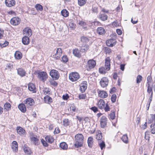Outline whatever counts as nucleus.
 <instances>
[{"label":"nucleus","instance_id":"f257e3e1","mask_svg":"<svg viewBox=\"0 0 155 155\" xmlns=\"http://www.w3.org/2000/svg\"><path fill=\"white\" fill-rule=\"evenodd\" d=\"M75 142L74 144L75 147L78 148L82 146L84 137L81 134H78L75 136Z\"/></svg>","mask_w":155,"mask_h":155},{"label":"nucleus","instance_id":"f03ea898","mask_svg":"<svg viewBox=\"0 0 155 155\" xmlns=\"http://www.w3.org/2000/svg\"><path fill=\"white\" fill-rule=\"evenodd\" d=\"M69 79L72 82L78 81L80 78L79 74L76 72L71 73L69 74Z\"/></svg>","mask_w":155,"mask_h":155},{"label":"nucleus","instance_id":"7ed1b4c3","mask_svg":"<svg viewBox=\"0 0 155 155\" xmlns=\"http://www.w3.org/2000/svg\"><path fill=\"white\" fill-rule=\"evenodd\" d=\"M54 54L53 55V57L56 59H58L60 58L62 54V49L60 48H58L55 49L54 51Z\"/></svg>","mask_w":155,"mask_h":155},{"label":"nucleus","instance_id":"20e7f679","mask_svg":"<svg viewBox=\"0 0 155 155\" xmlns=\"http://www.w3.org/2000/svg\"><path fill=\"white\" fill-rule=\"evenodd\" d=\"M96 64V61L93 60H90L87 61V70L90 71L92 69L94 68Z\"/></svg>","mask_w":155,"mask_h":155},{"label":"nucleus","instance_id":"39448f33","mask_svg":"<svg viewBox=\"0 0 155 155\" xmlns=\"http://www.w3.org/2000/svg\"><path fill=\"white\" fill-rule=\"evenodd\" d=\"M38 78L41 80L44 81L48 78V75L46 72L44 71L39 72L38 74Z\"/></svg>","mask_w":155,"mask_h":155},{"label":"nucleus","instance_id":"423d86ee","mask_svg":"<svg viewBox=\"0 0 155 155\" xmlns=\"http://www.w3.org/2000/svg\"><path fill=\"white\" fill-rule=\"evenodd\" d=\"M50 75L52 78L55 80L58 79L60 76L58 71L54 69L51 71L50 72Z\"/></svg>","mask_w":155,"mask_h":155},{"label":"nucleus","instance_id":"0eeeda50","mask_svg":"<svg viewBox=\"0 0 155 155\" xmlns=\"http://www.w3.org/2000/svg\"><path fill=\"white\" fill-rule=\"evenodd\" d=\"M24 102L26 107H28L33 105L35 103L34 100L31 98H28L26 99L24 101Z\"/></svg>","mask_w":155,"mask_h":155},{"label":"nucleus","instance_id":"6e6552de","mask_svg":"<svg viewBox=\"0 0 155 155\" xmlns=\"http://www.w3.org/2000/svg\"><path fill=\"white\" fill-rule=\"evenodd\" d=\"M100 123L102 128H104L106 126L107 123V119L106 116H103L101 117L100 119Z\"/></svg>","mask_w":155,"mask_h":155},{"label":"nucleus","instance_id":"1a4fd4ad","mask_svg":"<svg viewBox=\"0 0 155 155\" xmlns=\"http://www.w3.org/2000/svg\"><path fill=\"white\" fill-rule=\"evenodd\" d=\"M20 22V19L18 17H14L10 21L11 24L13 25H18Z\"/></svg>","mask_w":155,"mask_h":155},{"label":"nucleus","instance_id":"9d476101","mask_svg":"<svg viewBox=\"0 0 155 155\" xmlns=\"http://www.w3.org/2000/svg\"><path fill=\"white\" fill-rule=\"evenodd\" d=\"M23 33L25 36H31L32 34V31L28 27H27L24 28L23 30Z\"/></svg>","mask_w":155,"mask_h":155},{"label":"nucleus","instance_id":"9b49d317","mask_svg":"<svg viewBox=\"0 0 155 155\" xmlns=\"http://www.w3.org/2000/svg\"><path fill=\"white\" fill-rule=\"evenodd\" d=\"M108 84V79L106 77L102 78L100 81V84L102 87H106Z\"/></svg>","mask_w":155,"mask_h":155},{"label":"nucleus","instance_id":"f8f14e48","mask_svg":"<svg viewBox=\"0 0 155 155\" xmlns=\"http://www.w3.org/2000/svg\"><path fill=\"white\" fill-rule=\"evenodd\" d=\"M80 90L82 92H83L86 90L87 87V83L86 81H83L80 84Z\"/></svg>","mask_w":155,"mask_h":155},{"label":"nucleus","instance_id":"ddd939ff","mask_svg":"<svg viewBox=\"0 0 155 155\" xmlns=\"http://www.w3.org/2000/svg\"><path fill=\"white\" fill-rule=\"evenodd\" d=\"M79 24L80 26L82 27L85 30H87L89 28L90 26L88 23L83 21H80Z\"/></svg>","mask_w":155,"mask_h":155},{"label":"nucleus","instance_id":"4468645a","mask_svg":"<svg viewBox=\"0 0 155 155\" xmlns=\"http://www.w3.org/2000/svg\"><path fill=\"white\" fill-rule=\"evenodd\" d=\"M116 42L115 39H109L106 41V45L108 46L113 47L116 44Z\"/></svg>","mask_w":155,"mask_h":155},{"label":"nucleus","instance_id":"2eb2a0df","mask_svg":"<svg viewBox=\"0 0 155 155\" xmlns=\"http://www.w3.org/2000/svg\"><path fill=\"white\" fill-rule=\"evenodd\" d=\"M110 60L109 57H107L105 59V67L107 71L110 69Z\"/></svg>","mask_w":155,"mask_h":155},{"label":"nucleus","instance_id":"dca6fc26","mask_svg":"<svg viewBox=\"0 0 155 155\" xmlns=\"http://www.w3.org/2000/svg\"><path fill=\"white\" fill-rule=\"evenodd\" d=\"M5 3L7 6L10 7L15 5V2L14 0H6Z\"/></svg>","mask_w":155,"mask_h":155},{"label":"nucleus","instance_id":"f3484780","mask_svg":"<svg viewBox=\"0 0 155 155\" xmlns=\"http://www.w3.org/2000/svg\"><path fill=\"white\" fill-rule=\"evenodd\" d=\"M147 86V92L149 94H150V96L151 97L153 95V89L152 86H150V83L148 81Z\"/></svg>","mask_w":155,"mask_h":155},{"label":"nucleus","instance_id":"a211bd4d","mask_svg":"<svg viewBox=\"0 0 155 155\" xmlns=\"http://www.w3.org/2000/svg\"><path fill=\"white\" fill-rule=\"evenodd\" d=\"M29 90L33 93L36 92V88L35 85L33 83H29L28 85Z\"/></svg>","mask_w":155,"mask_h":155},{"label":"nucleus","instance_id":"6ab92c4d","mask_svg":"<svg viewBox=\"0 0 155 155\" xmlns=\"http://www.w3.org/2000/svg\"><path fill=\"white\" fill-rule=\"evenodd\" d=\"M98 94L99 96L103 98L107 97L108 96L107 93L104 91H99L98 92Z\"/></svg>","mask_w":155,"mask_h":155},{"label":"nucleus","instance_id":"aec40b11","mask_svg":"<svg viewBox=\"0 0 155 155\" xmlns=\"http://www.w3.org/2000/svg\"><path fill=\"white\" fill-rule=\"evenodd\" d=\"M12 148L14 152H17L18 150V144L16 141H13L12 144Z\"/></svg>","mask_w":155,"mask_h":155},{"label":"nucleus","instance_id":"412c9836","mask_svg":"<svg viewBox=\"0 0 155 155\" xmlns=\"http://www.w3.org/2000/svg\"><path fill=\"white\" fill-rule=\"evenodd\" d=\"M18 74L21 77L25 75L26 72L24 70L21 68H19L17 70Z\"/></svg>","mask_w":155,"mask_h":155},{"label":"nucleus","instance_id":"4be33fe9","mask_svg":"<svg viewBox=\"0 0 155 155\" xmlns=\"http://www.w3.org/2000/svg\"><path fill=\"white\" fill-rule=\"evenodd\" d=\"M98 107L100 109L104 108L105 106V103L102 99H100L97 104Z\"/></svg>","mask_w":155,"mask_h":155},{"label":"nucleus","instance_id":"5701e85b","mask_svg":"<svg viewBox=\"0 0 155 155\" xmlns=\"http://www.w3.org/2000/svg\"><path fill=\"white\" fill-rule=\"evenodd\" d=\"M148 122L150 123H151L154 122V123H155V114H150L149 116L148 117Z\"/></svg>","mask_w":155,"mask_h":155},{"label":"nucleus","instance_id":"b1692460","mask_svg":"<svg viewBox=\"0 0 155 155\" xmlns=\"http://www.w3.org/2000/svg\"><path fill=\"white\" fill-rule=\"evenodd\" d=\"M97 32L99 35H103L105 33V30L103 28L99 27L97 29Z\"/></svg>","mask_w":155,"mask_h":155},{"label":"nucleus","instance_id":"393cba45","mask_svg":"<svg viewBox=\"0 0 155 155\" xmlns=\"http://www.w3.org/2000/svg\"><path fill=\"white\" fill-rule=\"evenodd\" d=\"M102 136L101 132L100 130H98L96 132V138L98 141H101L102 140Z\"/></svg>","mask_w":155,"mask_h":155},{"label":"nucleus","instance_id":"a878e982","mask_svg":"<svg viewBox=\"0 0 155 155\" xmlns=\"http://www.w3.org/2000/svg\"><path fill=\"white\" fill-rule=\"evenodd\" d=\"M17 130L18 133L20 135L25 134V131L22 128L20 127H18Z\"/></svg>","mask_w":155,"mask_h":155},{"label":"nucleus","instance_id":"bb28decb","mask_svg":"<svg viewBox=\"0 0 155 155\" xmlns=\"http://www.w3.org/2000/svg\"><path fill=\"white\" fill-rule=\"evenodd\" d=\"M22 42L25 45H28L30 42L28 36H25L22 38Z\"/></svg>","mask_w":155,"mask_h":155},{"label":"nucleus","instance_id":"cd10ccee","mask_svg":"<svg viewBox=\"0 0 155 155\" xmlns=\"http://www.w3.org/2000/svg\"><path fill=\"white\" fill-rule=\"evenodd\" d=\"M14 56L16 59H20L22 57V55L21 53L19 51H16L15 54Z\"/></svg>","mask_w":155,"mask_h":155},{"label":"nucleus","instance_id":"c85d7f7f","mask_svg":"<svg viewBox=\"0 0 155 155\" xmlns=\"http://www.w3.org/2000/svg\"><path fill=\"white\" fill-rule=\"evenodd\" d=\"M19 109L22 112L25 113L26 111L25 105L23 104H19L18 106Z\"/></svg>","mask_w":155,"mask_h":155},{"label":"nucleus","instance_id":"c756f323","mask_svg":"<svg viewBox=\"0 0 155 155\" xmlns=\"http://www.w3.org/2000/svg\"><path fill=\"white\" fill-rule=\"evenodd\" d=\"M23 150L25 153L28 154H31L32 153L30 149L27 146L25 145L23 147Z\"/></svg>","mask_w":155,"mask_h":155},{"label":"nucleus","instance_id":"7c9ffc66","mask_svg":"<svg viewBox=\"0 0 155 155\" xmlns=\"http://www.w3.org/2000/svg\"><path fill=\"white\" fill-rule=\"evenodd\" d=\"M45 139L46 141L49 143H52L54 141L53 137L51 136H47Z\"/></svg>","mask_w":155,"mask_h":155},{"label":"nucleus","instance_id":"2f4dec72","mask_svg":"<svg viewBox=\"0 0 155 155\" xmlns=\"http://www.w3.org/2000/svg\"><path fill=\"white\" fill-rule=\"evenodd\" d=\"M73 53L74 55L80 58L81 56L80 51L78 49L76 48L74 49Z\"/></svg>","mask_w":155,"mask_h":155},{"label":"nucleus","instance_id":"473e14b6","mask_svg":"<svg viewBox=\"0 0 155 155\" xmlns=\"http://www.w3.org/2000/svg\"><path fill=\"white\" fill-rule=\"evenodd\" d=\"M60 148L64 150H66L68 148L67 144L64 142H63L60 143Z\"/></svg>","mask_w":155,"mask_h":155},{"label":"nucleus","instance_id":"72a5a7b5","mask_svg":"<svg viewBox=\"0 0 155 155\" xmlns=\"http://www.w3.org/2000/svg\"><path fill=\"white\" fill-rule=\"evenodd\" d=\"M99 18L101 20L104 21L107 20V16L105 14H100L99 15Z\"/></svg>","mask_w":155,"mask_h":155},{"label":"nucleus","instance_id":"f704fd0d","mask_svg":"<svg viewBox=\"0 0 155 155\" xmlns=\"http://www.w3.org/2000/svg\"><path fill=\"white\" fill-rule=\"evenodd\" d=\"M44 100L46 103H48L52 102V99L47 95L44 97Z\"/></svg>","mask_w":155,"mask_h":155},{"label":"nucleus","instance_id":"c9c22d12","mask_svg":"<svg viewBox=\"0 0 155 155\" xmlns=\"http://www.w3.org/2000/svg\"><path fill=\"white\" fill-rule=\"evenodd\" d=\"M11 107V104L8 103H6L4 105V109L6 111H8L10 110Z\"/></svg>","mask_w":155,"mask_h":155},{"label":"nucleus","instance_id":"e433bc0d","mask_svg":"<svg viewBox=\"0 0 155 155\" xmlns=\"http://www.w3.org/2000/svg\"><path fill=\"white\" fill-rule=\"evenodd\" d=\"M31 140L35 145H38L39 143V141L38 139L36 137H31Z\"/></svg>","mask_w":155,"mask_h":155},{"label":"nucleus","instance_id":"4c0bfd02","mask_svg":"<svg viewBox=\"0 0 155 155\" xmlns=\"http://www.w3.org/2000/svg\"><path fill=\"white\" fill-rule=\"evenodd\" d=\"M93 140V138L91 137H89L88 139L87 143L88 145L90 147H91L92 146Z\"/></svg>","mask_w":155,"mask_h":155},{"label":"nucleus","instance_id":"58836bf2","mask_svg":"<svg viewBox=\"0 0 155 155\" xmlns=\"http://www.w3.org/2000/svg\"><path fill=\"white\" fill-rule=\"evenodd\" d=\"M35 8L38 11H41L43 10V7L39 4H37L35 6Z\"/></svg>","mask_w":155,"mask_h":155},{"label":"nucleus","instance_id":"ea45409f","mask_svg":"<svg viewBox=\"0 0 155 155\" xmlns=\"http://www.w3.org/2000/svg\"><path fill=\"white\" fill-rule=\"evenodd\" d=\"M87 0H78V4L80 6L84 5L86 3Z\"/></svg>","mask_w":155,"mask_h":155},{"label":"nucleus","instance_id":"a19ab883","mask_svg":"<svg viewBox=\"0 0 155 155\" xmlns=\"http://www.w3.org/2000/svg\"><path fill=\"white\" fill-rule=\"evenodd\" d=\"M150 130L151 133L155 134V123L152 124L151 125Z\"/></svg>","mask_w":155,"mask_h":155},{"label":"nucleus","instance_id":"79ce46f5","mask_svg":"<svg viewBox=\"0 0 155 155\" xmlns=\"http://www.w3.org/2000/svg\"><path fill=\"white\" fill-rule=\"evenodd\" d=\"M61 14L64 17H67L68 15V12L65 9H63L61 11Z\"/></svg>","mask_w":155,"mask_h":155},{"label":"nucleus","instance_id":"37998d69","mask_svg":"<svg viewBox=\"0 0 155 155\" xmlns=\"http://www.w3.org/2000/svg\"><path fill=\"white\" fill-rule=\"evenodd\" d=\"M121 139L123 142L125 143H127L128 142V138L126 134L123 135L121 138Z\"/></svg>","mask_w":155,"mask_h":155},{"label":"nucleus","instance_id":"c03bdc74","mask_svg":"<svg viewBox=\"0 0 155 155\" xmlns=\"http://www.w3.org/2000/svg\"><path fill=\"white\" fill-rule=\"evenodd\" d=\"M142 77L140 75H139L136 78V83L139 84L142 81Z\"/></svg>","mask_w":155,"mask_h":155},{"label":"nucleus","instance_id":"a18cd8bd","mask_svg":"<svg viewBox=\"0 0 155 155\" xmlns=\"http://www.w3.org/2000/svg\"><path fill=\"white\" fill-rule=\"evenodd\" d=\"M150 133L149 131L145 132V138L146 140H149L150 138Z\"/></svg>","mask_w":155,"mask_h":155},{"label":"nucleus","instance_id":"49530a36","mask_svg":"<svg viewBox=\"0 0 155 155\" xmlns=\"http://www.w3.org/2000/svg\"><path fill=\"white\" fill-rule=\"evenodd\" d=\"M89 48V46L88 45H85L84 46H83L81 49V51L82 52H84L88 50Z\"/></svg>","mask_w":155,"mask_h":155},{"label":"nucleus","instance_id":"de8ad7c7","mask_svg":"<svg viewBox=\"0 0 155 155\" xmlns=\"http://www.w3.org/2000/svg\"><path fill=\"white\" fill-rule=\"evenodd\" d=\"M81 41L84 43H87L89 42L88 39L85 37H83L81 38Z\"/></svg>","mask_w":155,"mask_h":155},{"label":"nucleus","instance_id":"09e8293b","mask_svg":"<svg viewBox=\"0 0 155 155\" xmlns=\"http://www.w3.org/2000/svg\"><path fill=\"white\" fill-rule=\"evenodd\" d=\"M70 108V111L71 112L73 113L75 112L76 107L73 104H71Z\"/></svg>","mask_w":155,"mask_h":155},{"label":"nucleus","instance_id":"8fccbe9b","mask_svg":"<svg viewBox=\"0 0 155 155\" xmlns=\"http://www.w3.org/2000/svg\"><path fill=\"white\" fill-rule=\"evenodd\" d=\"M115 117V113L114 112H111L110 113L109 115V118L112 120H113Z\"/></svg>","mask_w":155,"mask_h":155},{"label":"nucleus","instance_id":"3c124183","mask_svg":"<svg viewBox=\"0 0 155 155\" xmlns=\"http://www.w3.org/2000/svg\"><path fill=\"white\" fill-rule=\"evenodd\" d=\"M106 69H105L104 67H101L99 69V71L101 74H105L106 72Z\"/></svg>","mask_w":155,"mask_h":155},{"label":"nucleus","instance_id":"603ef678","mask_svg":"<svg viewBox=\"0 0 155 155\" xmlns=\"http://www.w3.org/2000/svg\"><path fill=\"white\" fill-rule=\"evenodd\" d=\"M63 125L65 127L68 126L69 124L68 120L67 119H65L63 121Z\"/></svg>","mask_w":155,"mask_h":155},{"label":"nucleus","instance_id":"864d4df0","mask_svg":"<svg viewBox=\"0 0 155 155\" xmlns=\"http://www.w3.org/2000/svg\"><path fill=\"white\" fill-rule=\"evenodd\" d=\"M104 51L106 54H109L111 52L110 49L107 47H105L104 48Z\"/></svg>","mask_w":155,"mask_h":155},{"label":"nucleus","instance_id":"5fc2aeb1","mask_svg":"<svg viewBox=\"0 0 155 155\" xmlns=\"http://www.w3.org/2000/svg\"><path fill=\"white\" fill-rule=\"evenodd\" d=\"M116 95L115 94H114L112 96L111 100L113 102H114L116 101Z\"/></svg>","mask_w":155,"mask_h":155},{"label":"nucleus","instance_id":"6e6d98bb","mask_svg":"<svg viewBox=\"0 0 155 155\" xmlns=\"http://www.w3.org/2000/svg\"><path fill=\"white\" fill-rule=\"evenodd\" d=\"M112 25L113 27H117L119 26V24L117 20H116L112 23Z\"/></svg>","mask_w":155,"mask_h":155},{"label":"nucleus","instance_id":"4d7b16f0","mask_svg":"<svg viewBox=\"0 0 155 155\" xmlns=\"http://www.w3.org/2000/svg\"><path fill=\"white\" fill-rule=\"evenodd\" d=\"M8 45V42L7 41H6L3 44L0 43V46L2 48H4L6 47V46Z\"/></svg>","mask_w":155,"mask_h":155},{"label":"nucleus","instance_id":"13d9d810","mask_svg":"<svg viewBox=\"0 0 155 155\" xmlns=\"http://www.w3.org/2000/svg\"><path fill=\"white\" fill-rule=\"evenodd\" d=\"M99 145L101 149L102 150L103 148L105 147V144L104 142L102 141V142L99 143Z\"/></svg>","mask_w":155,"mask_h":155},{"label":"nucleus","instance_id":"bf43d9fd","mask_svg":"<svg viewBox=\"0 0 155 155\" xmlns=\"http://www.w3.org/2000/svg\"><path fill=\"white\" fill-rule=\"evenodd\" d=\"M78 97L80 99H85L86 97L85 94H82L79 95Z\"/></svg>","mask_w":155,"mask_h":155},{"label":"nucleus","instance_id":"052dcab7","mask_svg":"<svg viewBox=\"0 0 155 155\" xmlns=\"http://www.w3.org/2000/svg\"><path fill=\"white\" fill-rule=\"evenodd\" d=\"M41 142L44 146L45 147H47L48 146V144L44 139H42L41 140Z\"/></svg>","mask_w":155,"mask_h":155},{"label":"nucleus","instance_id":"680f3d73","mask_svg":"<svg viewBox=\"0 0 155 155\" xmlns=\"http://www.w3.org/2000/svg\"><path fill=\"white\" fill-rule=\"evenodd\" d=\"M43 92L45 95H48L49 94L50 91L48 89L45 88L43 90Z\"/></svg>","mask_w":155,"mask_h":155},{"label":"nucleus","instance_id":"e2e57ef3","mask_svg":"<svg viewBox=\"0 0 155 155\" xmlns=\"http://www.w3.org/2000/svg\"><path fill=\"white\" fill-rule=\"evenodd\" d=\"M62 61L64 62H66L68 61V58L66 56H64L62 57Z\"/></svg>","mask_w":155,"mask_h":155},{"label":"nucleus","instance_id":"0e129e2a","mask_svg":"<svg viewBox=\"0 0 155 155\" xmlns=\"http://www.w3.org/2000/svg\"><path fill=\"white\" fill-rule=\"evenodd\" d=\"M6 67L8 69H9L10 70L13 68L12 65L10 63L7 64Z\"/></svg>","mask_w":155,"mask_h":155},{"label":"nucleus","instance_id":"69168bd1","mask_svg":"<svg viewBox=\"0 0 155 155\" xmlns=\"http://www.w3.org/2000/svg\"><path fill=\"white\" fill-rule=\"evenodd\" d=\"M104 110L106 112H107L110 110L109 107V106L107 104H106L105 107H104Z\"/></svg>","mask_w":155,"mask_h":155},{"label":"nucleus","instance_id":"338daca9","mask_svg":"<svg viewBox=\"0 0 155 155\" xmlns=\"http://www.w3.org/2000/svg\"><path fill=\"white\" fill-rule=\"evenodd\" d=\"M91 109L94 112H96L98 110L97 108L95 106L92 107Z\"/></svg>","mask_w":155,"mask_h":155},{"label":"nucleus","instance_id":"774afa93","mask_svg":"<svg viewBox=\"0 0 155 155\" xmlns=\"http://www.w3.org/2000/svg\"><path fill=\"white\" fill-rule=\"evenodd\" d=\"M60 130L58 128H55V130L54 131V134H57L60 132Z\"/></svg>","mask_w":155,"mask_h":155}]
</instances>
